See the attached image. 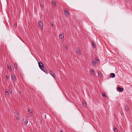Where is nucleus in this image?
Here are the masks:
<instances>
[{
	"instance_id": "nucleus-12",
	"label": "nucleus",
	"mask_w": 132,
	"mask_h": 132,
	"mask_svg": "<svg viewBox=\"0 0 132 132\" xmlns=\"http://www.w3.org/2000/svg\"><path fill=\"white\" fill-rule=\"evenodd\" d=\"M113 129L115 132H118L117 129L116 128V127L114 126L113 127Z\"/></svg>"
},
{
	"instance_id": "nucleus-19",
	"label": "nucleus",
	"mask_w": 132,
	"mask_h": 132,
	"mask_svg": "<svg viewBox=\"0 0 132 132\" xmlns=\"http://www.w3.org/2000/svg\"><path fill=\"white\" fill-rule=\"evenodd\" d=\"M94 72L93 69H90V73L91 74H92V72L94 73Z\"/></svg>"
},
{
	"instance_id": "nucleus-4",
	"label": "nucleus",
	"mask_w": 132,
	"mask_h": 132,
	"mask_svg": "<svg viewBox=\"0 0 132 132\" xmlns=\"http://www.w3.org/2000/svg\"><path fill=\"white\" fill-rule=\"evenodd\" d=\"M24 123L25 126H26L28 123V121L27 119H23Z\"/></svg>"
},
{
	"instance_id": "nucleus-2",
	"label": "nucleus",
	"mask_w": 132,
	"mask_h": 132,
	"mask_svg": "<svg viewBox=\"0 0 132 132\" xmlns=\"http://www.w3.org/2000/svg\"><path fill=\"white\" fill-rule=\"evenodd\" d=\"M49 73L50 74L52 75V77H54L56 76L55 75L52 70H50L49 71Z\"/></svg>"
},
{
	"instance_id": "nucleus-1",
	"label": "nucleus",
	"mask_w": 132,
	"mask_h": 132,
	"mask_svg": "<svg viewBox=\"0 0 132 132\" xmlns=\"http://www.w3.org/2000/svg\"><path fill=\"white\" fill-rule=\"evenodd\" d=\"M39 67L40 69L46 74L48 73V72L46 68L44 67V65L42 62H39L38 63Z\"/></svg>"
},
{
	"instance_id": "nucleus-33",
	"label": "nucleus",
	"mask_w": 132,
	"mask_h": 132,
	"mask_svg": "<svg viewBox=\"0 0 132 132\" xmlns=\"http://www.w3.org/2000/svg\"><path fill=\"white\" fill-rule=\"evenodd\" d=\"M7 68H8L9 65H8V64H7Z\"/></svg>"
},
{
	"instance_id": "nucleus-25",
	"label": "nucleus",
	"mask_w": 132,
	"mask_h": 132,
	"mask_svg": "<svg viewBox=\"0 0 132 132\" xmlns=\"http://www.w3.org/2000/svg\"><path fill=\"white\" fill-rule=\"evenodd\" d=\"M9 69L10 71L11 70H12L10 66L9 65Z\"/></svg>"
},
{
	"instance_id": "nucleus-21",
	"label": "nucleus",
	"mask_w": 132,
	"mask_h": 132,
	"mask_svg": "<svg viewBox=\"0 0 132 132\" xmlns=\"http://www.w3.org/2000/svg\"><path fill=\"white\" fill-rule=\"evenodd\" d=\"M14 67L16 69L17 66V64L15 63L14 64Z\"/></svg>"
},
{
	"instance_id": "nucleus-13",
	"label": "nucleus",
	"mask_w": 132,
	"mask_h": 132,
	"mask_svg": "<svg viewBox=\"0 0 132 132\" xmlns=\"http://www.w3.org/2000/svg\"><path fill=\"white\" fill-rule=\"evenodd\" d=\"M92 65L93 67H95L96 66V63L94 61H92Z\"/></svg>"
},
{
	"instance_id": "nucleus-9",
	"label": "nucleus",
	"mask_w": 132,
	"mask_h": 132,
	"mask_svg": "<svg viewBox=\"0 0 132 132\" xmlns=\"http://www.w3.org/2000/svg\"><path fill=\"white\" fill-rule=\"evenodd\" d=\"M51 5L52 6H55L56 5V3H55L54 1H52L51 2Z\"/></svg>"
},
{
	"instance_id": "nucleus-10",
	"label": "nucleus",
	"mask_w": 132,
	"mask_h": 132,
	"mask_svg": "<svg viewBox=\"0 0 132 132\" xmlns=\"http://www.w3.org/2000/svg\"><path fill=\"white\" fill-rule=\"evenodd\" d=\"M115 76V74L114 73H111L110 74V77L112 78H114Z\"/></svg>"
},
{
	"instance_id": "nucleus-30",
	"label": "nucleus",
	"mask_w": 132,
	"mask_h": 132,
	"mask_svg": "<svg viewBox=\"0 0 132 132\" xmlns=\"http://www.w3.org/2000/svg\"><path fill=\"white\" fill-rule=\"evenodd\" d=\"M14 26L15 27L17 26V24L16 23H15L14 24Z\"/></svg>"
},
{
	"instance_id": "nucleus-16",
	"label": "nucleus",
	"mask_w": 132,
	"mask_h": 132,
	"mask_svg": "<svg viewBox=\"0 0 132 132\" xmlns=\"http://www.w3.org/2000/svg\"><path fill=\"white\" fill-rule=\"evenodd\" d=\"M92 45L94 48H95V43L92 42Z\"/></svg>"
},
{
	"instance_id": "nucleus-36",
	"label": "nucleus",
	"mask_w": 132,
	"mask_h": 132,
	"mask_svg": "<svg viewBox=\"0 0 132 132\" xmlns=\"http://www.w3.org/2000/svg\"><path fill=\"white\" fill-rule=\"evenodd\" d=\"M28 117H29V116H28H28H27V118H28Z\"/></svg>"
},
{
	"instance_id": "nucleus-22",
	"label": "nucleus",
	"mask_w": 132,
	"mask_h": 132,
	"mask_svg": "<svg viewBox=\"0 0 132 132\" xmlns=\"http://www.w3.org/2000/svg\"><path fill=\"white\" fill-rule=\"evenodd\" d=\"M50 24L51 26L53 27L54 26V24L53 22H51L50 23Z\"/></svg>"
},
{
	"instance_id": "nucleus-11",
	"label": "nucleus",
	"mask_w": 132,
	"mask_h": 132,
	"mask_svg": "<svg viewBox=\"0 0 132 132\" xmlns=\"http://www.w3.org/2000/svg\"><path fill=\"white\" fill-rule=\"evenodd\" d=\"M76 50H77V53H78V54L79 55H80L81 54V52H80V49H79L78 50H77V49H76Z\"/></svg>"
},
{
	"instance_id": "nucleus-15",
	"label": "nucleus",
	"mask_w": 132,
	"mask_h": 132,
	"mask_svg": "<svg viewBox=\"0 0 132 132\" xmlns=\"http://www.w3.org/2000/svg\"><path fill=\"white\" fill-rule=\"evenodd\" d=\"M82 105L85 108L86 106V102H84V101H83Z\"/></svg>"
},
{
	"instance_id": "nucleus-14",
	"label": "nucleus",
	"mask_w": 132,
	"mask_h": 132,
	"mask_svg": "<svg viewBox=\"0 0 132 132\" xmlns=\"http://www.w3.org/2000/svg\"><path fill=\"white\" fill-rule=\"evenodd\" d=\"M5 91L6 92V95L8 96V91H7V89H5Z\"/></svg>"
},
{
	"instance_id": "nucleus-7",
	"label": "nucleus",
	"mask_w": 132,
	"mask_h": 132,
	"mask_svg": "<svg viewBox=\"0 0 132 132\" xmlns=\"http://www.w3.org/2000/svg\"><path fill=\"white\" fill-rule=\"evenodd\" d=\"M64 12L65 15L67 16V15H69V11L67 10H64Z\"/></svg>"
},
{
	"instance_id": "nucleus-24",
	"label": "nucleus",
	"mask_w": 132,
	"mask_h": 132,
	"mask_svg": "<svg viewBox=\"0 0 132 132\" xmlns=\"http://www.w3.org/2000/svg\"><path fill=\"white\" fill-rule=\"evenodd\" d=\"M28 111L29 112L31 113L32 114H33L32 112V111L30 109L29 110H28Z\"/></svg>"
},
{
	"instance_id": "nucleus-8",
	"label": "nucleus",
	"mask_w": 132,
	"mask_h": 132,
	"mask_svg": "<svg viewBox=\"0 0 132 132\" xmlns=\"http://www.w3.org/2000/svg\"><path fill=\"white\" fill-rule=\"evenodd\" d=\"M38 25L40 27H41L42 26V28H43V22H41V21L40 22H38Z\"/></svg>"
},
{
	"instance_id": "nucleus-27",
	"label": "nucleus",
	"mask_w": 132,
	"mask_h": 132,
	"mask_svg": "<svg viewBox=\"0 0 132 132\" xmlns=\"http://www.w3.org/2000/svg\"><path fill=\"white\" fill-rule=\"evenodd\" d=\"M19 113V112L18 111H15V114L17 115H18Z\"/></svg>"
},
{
	"instance_id": "nucleus-26",
	"label": "nucleus",
	"mask_w": 132,
	"mask_h": 132,
	"mask_svg": "<svg viewBox=\"0 0 132 132\" xmlns=\"http://www.w3.org/2000/svg\"><path fill=\"white\" fill-rule=\"evenodd\" d=\"M125 109L127 110H128V107L127 106H126L125 107Z\"/></svg>"
},
{
	"instance_id": "nucleus-32",
	"label": "nucleus",
	"mask_w": 132,
	"mask_h": 132,
	"mask_svg": "<svg viewBox=\"0 0 132 132\" xmlns=\"http://www.w3.org/2000/svg\"><path fill=\"white\" fill-rule=\"evenodd\" d=\"M60 132H63V131H62V130H61L60 131Z\"/></svg>"
},
{
	"instance_id": "nucleus-28",
	"label": "nucleus",
	"mask_w": 132,
	"mask_h": 132,
	"mask_svg": "<svg viewBox=\"0 0 132 132\" xmlns=\"http://www.w3.org/2000/svg\"><path fill=\"white\" fill-rule=\"evenodd\" d=\"M40 6L41 8H42V7H43L44 5L43 4H40Z\"/></svg>"
},
{
	"instance_id": "nucleus-31",
	"label": "nucleus",
	"mask_w": 132,
	"mask_h": 132,
	"mask_svg": "<svg viewBox=\"0 0 132 132\" xmlns=\"http://www.w3.org/2000/svg\"><path fill=\"white\" fill-rule=\"evenodd\" d=\"M6 78H6L7 79V80L8 79V77L7 75H6Z\"/></svg>"
},
{
	"instance_id": "nucleus-20",
	"label": "nucleus",
	"mask_w": 132,
	"mask_h": 132,
	"mask_svg": "<svg viewBox=\"0 0 132 132\" xmlns=\"http://www.w3.org/2000/svg\"><path fill=\"white\" fill-rule=\"evenodd\" d=\"M63 37V35H60L59 36V37L61 38H62Z\"/></svg>"
},
{
	"instance_id": "nucleus-17",
	"label": "nucleus",
	"mask_w": 132,
	"mask_h": 132,
	"mask_svg": "<svg viewBox=\"0 0 132 132\" xmlns=\"http://www.w3.org/2000/svg\"><path fill=\"white\" fill-rule=\"evenodd\" d=\"M95 60L96 61H98L99 62V63L100 62L99 60H98V59L97 57H95Z\"/></svg>"
},
{
	"instance_id": "nucleus-35",
	"label": "nucleus",
	"mask_w": 132,
	"mask_h": 132,
	"mask_svg": "<svg viewBox=\"0 0 132 132\" xmlns=\"http://www.w3.org/2000/svg\"><path fill=\"white\" fill-rule=\"evenodd\" d=\"M19 93L20 94V93H21V91H19Z\"/></svg>"
},
{
	"instance_id": "nucleus-37",
	"label": "nucleus",
	"mask_w": 132,
	"mask_h": 132,
	"mask_svg": "<svg viewBox=\"0 0 132 132\" xmlns=\"http://www.w3.org/2000/svg\"><path fill=\"white\" fill-rule=\"evenodd\" d=\"M80 22L81 23L82 22H81V21H80Z\"/></svg>"
},
{
	"instance_id": "nucleus-5",
	"label": "nucleus",
	"mask_w": 132,
	"mask_h": 132,
	"mask_svg": "<svg viewBox=\"0 0 132 132\" xmlns=\"http://www.w3.org/2000/svg\"><path fill=\"white\" fill-rule=\"evenodd\" d=\"M117 89L118 90H119V91L121 92H122L124 90V89L123 88H120L119 87H118L117 88Z\"/></svg>"
},
{
	"instance_id": "nucleus-29",
	"label": "nucleus",
	"mask_w": 132,
	"mask_h": 132,
	"mask_svg": "<svg viewBox=\"0 0 132 132\" xmlns=\"http://www.w3.org/2000/svg\"><path fill=\"white\" fill-rule=\"evenodd\" d=\"M10 94H11L12 93V90H10Z\"/></svg>"
},
{
	"instance_id": "nucleus-3",
	"label": "nucleus",
	"mask_w": 132,
	"mask_h": 132,
	"mask_svg": "<svg viewBox=\"0 0 132 132\" xmlns=\"http://www.w3.org/2000/svg\"><path fill=\"white\" fill-rule=\"evenodd\" d=\"M12 77L13 82H15L16 80L15 75L14 74H13L12 76Z\"/></svg>"
},
{
	"instance_id": "nucleus-34",
	"label": "nucleus",
	"mask_w": 132,
	"mask_h": 132,
	"mask_svg": "<svg viewBox=\"0 0 132 132\" xmlns=\"http://www.w3.org/2000/svg\"><path fill=\"white\" fill-rule=\"evenodd\" d=\"M66 48L67 49V50H68V48H67V47L66 46Z\"/></svg>"
},
{
	"instance_id": "nucleus-18",
	"label": "nucleus",
	"mask_w": 132,
	"mask_h": 132,
	"mask_svg": "<svg viewBox=\"0 0 132 132\" xmlns=\"http://www.w3.org/2000/svg\"><path fill=\"white\" fill-rule=\"evenodd\" d=\"M15 117H16V119H17L18 120H19V115H16V116Z\"/></svg>"
},
{
	"instance_id": "nucleus-6",
	"label": "nucleus",
	"mask_w": 132,
	"mask_h": 132,
	"mask_svg": "<svg viewBox=\"0 0 132 132\" xmlns=\"http://www.w3.org/2000/svg\"><path fill=\"white\" fill-rule=\"evenodd\" d=\"M98 75L99 77L100 78H102V75L100 71L98 72Z\"/></svg>"
},
{
	"instance_id": "nucleus-23",
	"label": "nucleus",
	"mask_w": 132,
	"mask_h": 132,
	"mask_svg": "<svg viewBox=\"0 0 132 132\" xmlns=\"http://www.w3.org/2000/svg\"><path fill=\"white\" fill-rule=\"evenodd\" d=\"M102 95L103 97H106V95L105 93H103L102 94Z\"/></svg>"
}]
</instances>
